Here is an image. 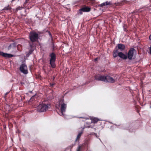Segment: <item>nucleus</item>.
Wrapping results in <instances>:
<instances>
[{
    "instance_id": "8",
    "label": "nucleus",
    "mask_w": 151,
    "mask_h": 151,
    "mask_svg": "<svg viewBox=\"0 0 151 151\" xmlns=\"http://www.w3.org/2000/svg\"><path fill=\"white\" fill-rule=\"evenodd\" d=\"M95 79L97 81H101L105 82L106 76L96 75L95 76Z\"/></svg>"
},
{
    "instance_id": "34",
    "label": "nucleus",
    "mask_w": 151,
    "mask_h": 151,
    "mask_svg": "<svg viewBox=\"0 0 151 151\" xmlns=\"http://www.w3.org/2000/svg\"><path fill=\"white\" fill-rule=\"evenodd\" d=\"M27 0H26L25 2L24 3V4H26V3L27 2Z\"/></svg>"
},
{
    "instance_id": "23",
    "label": "nucleus",
    "mask_w": 151,
    "mask_h": 151,
    "mask_svg": "<svg viewBox=\"0 0 151 151\" xmlns=\"http://www.w3.org/2000/svg\"><path fill=\"white\" fill-rule=\"evenodd\" d=\"M82 147L81 145H78L76 151H80Z\"/></svg>"
},
{
    "instance_id": "2",
    "label": "nucleus",
    "mask_w": 151,
    "mask_h": 151,
    "mask_svg": "<svg viewBox=\"0 0 151 151\" xmlns=\"http://www.w3.org/2000/svg\"><path fill=\"white\" fill-rule=\"evenodd\" d=\"M50 105L49 104H42L38 105L37 107V111L38 112H43L46 111L49 108Z\"/></svg>"
},
{
    "instance_id": "12",
    "label": "nucleus",
    "mask_w": 151,
    "mask_h": 151,
    "mask_svg": "<svg viewBox=\"0 0 151 151\" xmlns=\"http://www.w3.org/2000/svg\"><path fill=\"white\" fill-rule=\"evenodd\" d=\"M84 129V128L83 127L81 131H79L78 132V135H77V137L75 140V142H76L77 141H79L80 138L81 137V136L83 134V133Z\"/></svg>"
},
{
    "instance_id": "37",
    "label": "nucleus",
    "mask_w": 151,
    "mask_h": 151,
    "mask_svg": "<svg viewBox=\"0 0 151 151\" xmlns=\"http://www.w3.org/2000/svg\"><path fill=\"white\" fill-rule=\"evenodd\" d=\"M99 140L101 141V140L100 139V138H99Z\"/></svg>"
},
{
    "instance_id": "9",
    "label": "nucleus",
    "mask_w": 151,
    "mask_h": 151,
    "mask_svg": "<svg viewBox=\"0 0 151 151\" xmlns=\"http://www.w3.org/2000/svg\"><path fill=\"white\" fill-rule=\"evenodd\" d=\"M91 10L90 8L88 7H84L80 9L79 11V13L81 14L83 13V12H88Z\"/></svg>"
},
{
    "instance_id": "22",
    "label": "nucleus",
    "mask_w": 151,
    "mask_h": 151,
    "mask_svg": "<svg viewBox=\"0 0 151 151\" xmlns=\"http://www.w3.org/2000/svg\"><path fill=\"white\" fill-rule=\"evenodd\" d=\"M11 7L9 6L5 7L4 9H3V10H10L11 9Z\"/></svg>"
},
{
    "instance_id": "32",
    "label": "nucleus",
    "mask_w": 151,
    "mask_h": 151,
    "mask_svg": "<svg viewBox=\"0 0 151 151\" xmlns=\"http://www.w3.org/2000/svg\"><path fill=\"white\" fill-rule=\"evenodd\" d=\"M20 84L22 85L23 84H24V82H21L20 83Z\"/></svg>"
},
{
    "instance_id": "6",
    "label": "nucleus",
    "mask_w": 151,
    "mask_h": 151,
    "mask_svg": "<svg viewBox=\"0 0 151 151\" xmlns=\"http://www.w3.org/2000/svg\"><path fill=\"white\" fill-rule=\"evenodd\" d=\"M93 123L92 122H91V121L89 120V121H87L86 122V123L84 125L85 127H84V128H92V131L95 132L96 131V129L95 128H93Z\"/></svg>"
},
{
    "instance_id": "19",
    "label": "nucleus",
    "mask_w": 151,
    "mask_h": 151,
    "mask_svg": "<svg viewBox=\"0 0 151 151\" xmlns=\"http://www.w3.org/2000/svg\"><path fill=\"white\" fill-rule=\"evenodd\" d=\"M122 128L125 129H129L130 127V126L129 124H126L123 125L122 126Z\"/></svg>"
},
{
    "instance_id": "36",
    "label": "nucleus",
    "mask_w": 151,
    "mask_h": 151,
    "mask_svg": "<svg viewBox=\"0 0 151 151\" xmlns=\"http://www.w3.org/2000/svg\"><path fill=\"white\" fill-rule=\"evenodd\" d=\"M15 0H12V2H13Z\"/></svg>"
},
{
    "instance_id": "10",
    "label": "nucleus",
    "mask_w": 151,
    "mask_h": 151,
    "mask_svg": "<svg viewBox=\"0 0 151 151\" xmlns=\"http://www.w3.org/2000/svg\"><path fill=\"white\" fill-rule=\"evenodd\" d=\"M105 82L113 83L115 82V80L111 77L107 76H106Z\"/></svg>"
},
{
    "instance_id": "21",
    "label": "nucleus",
    "mask_w": 151,
    "mask_h": 151,
    "mask_svg": "<svg viewBox=\"0 0 151 151\" xmlns=\"http://www.w3.org/2000/svg\"><path fill=\"white\" fill-rule=\"evenodd\" d=\"M89 134L90 135H93L95 136V137L97 138H98L99 137V135H98L97 134L94 132H91Z\"/></svg>"
},
{
    "instance_id": "7",
    "label": "nucleus",
    "mask_w": 151,
    "mask_h": 151,
    "mask_svg": "<svg viewBox=\"0 0 151 151\" xmlns=\"http://www.w3.org/2000/svg\"><path fill=\"white\" fill-rule=\"evenodd\" d=\"M136 52V50L134 48H130L129 51L127 54V58L129 60H132L133 56L134 53Z\"/></svg>"
},
{
    "instance_id": "28",
    "label": "nucleus",
    "mask_w": 151,
    "mask_h": 151,
    "mask_svg": "<svg viewBox=\"0 0 151 151\" xmlns=\"http://www.w3.org/2000/svg\"><path fill=\"white\" fill-rule=\"evenodd\" d=\"M55 84V83H50V86L51 87H52Z\"/></svg>"
},
{
    "instance_id": "18",
    "label": "nucleus",
    "mask_w": 151,
    "mask_h": 151,
    "mask_svg": "<svg viewBox=\"0 0 151 151\" xmlns=\"http://www.w3.org/2000/svg\"><path fill=\"white\" fill-rule=\"evenodd\" d=\"M112 4L111 2H110V1L108 2V1H106L105 2H104V3L100 4V6L102 7L103 6H105L108 5H111Z\"/></svg>"
},
{
    "instance_id": "25",
    "label": "nucleus",
    "mask_w": 151,
    "mask_h": 151,
    "mask_svg": "<svg viewBox=\"0 0 151 151\" xmlns=\"http://www.w3.org/2000/svg\"><path fill=\"white\" fill-rule=\"evenodd\" d=\"M78 118H80L83 119V120H82V121H85L86 120L88 119V118L85 117H79Z\"/></svg>"
},
{
    "instance_id": "11",
    "label": "nucleus",
    "mask_w": 151,
    "mask_h": 151,
    "mask_svg": "<svg viewBox=\"0 0 151 151\" xmlns=\"http://www.w3.org/2000/svg\"><path fill=\"white\" fill-rule=\"evenodd\" d=\"M0 55L3 56L4 57L6 58H10L14 56L13 55L4 53L0 51Z\"/></svg>"
},
{
    "instance_id": "29",
    "label": "nucleus",
    "mask_w": 151,
    "mask_h": 151,
    "mask_svg": "<svg viewBox=\"0 0 151 151\" xmlns=\"http://www.w3.org/2000/svg\"><path fill=\"white\" fill-rule=\"evenodd\" d=\"M150 54L151 55V45L150 47Z\"/></svg>"
},
{
    "instance_id": "26",
    "label": "nucleus",
    "mask_w": 151,
    "mask_h": 151,
    "mask_svg": "<svg viewBox=\"0 0 151 151\" xmlns=\"http://www.w3.org/2000/svg\"><path fill=\"white\" fill-rule=\"evenodd\" d=\"M47 32H48V34H49V36H50V37L52 38V35L51 34V33H50V32L49 31H47Z\"/></svg>"
},
{
    "instance_id": "31",
    "label": "nucleus",
    "mask_w": 151,
    "mask_h": 151,
    "mask_svg": "<svg viewBox=\"0 0 151 151\" xmlns=\"http://www.w3.org/2000/svg\"><path fill=\"white\" fill-rule=\"evenodd\" d=\"M149 39L150 40H151V33L149 37Z\"/></svg>"
},
{
    "instance_id": "17",
    "label": "nucleus",
    "mask_w": 151,
    "mask_h": 151,
    "mask_svg": "<svg viewBox=\"0 0 151 151\" xmlns=\"http://www.w3.org/2000/svg\"><path fill=\"white\" fill-rule=\"evenodd\" d=\"M89 120L91 121V122H92L93 124V125H94V124L96 123L98 121H102V120L96 118L94 117L92 118L91 120L90 119Z\"/></svg>"
},
{
    "instance_id": "35",
    "label": "nucleus",
    "mask_w": 151,
    "mask_h": 151,
    "mask_svg": "<svg viewBox=\"0 0 151 151\" xmlns=\"http://www.w3.org/2000/svg\"><path fill=\"white\" fill-rule=\"evenodd\" d=\"M97 58H96V59H95V61H96L97 60Z\"/></svg>"
},
{
    "instance_id": "3",
    "label": "nucleus",
    "mask_w": 151,
    "mask_h": 151,
    "mask_svg": "<svg viewBox=\"0 0 151 151\" xmlns=\"http://www.w3.org/2000/svg\"><path fill=\"white\" fill-rule=\"evenodd\" d=\"M50 64L52 68H54L55 67V60L56 56L54 52H52L50 55Z\"/></svg>"
},
{
    "instance_id": "24",
    "label": "nucleus",
    "mask_w": 151,
    "mask_h": 151,
    "mask_svg": "<svg viewBox=\"0 0 151 151\" xmlns=\"http://www.w3.org/2000/svg\"><path fill=\"white\" fill-rule=\"evenodd\" d=\"M23 8L22 6H19L17 7L16 9V10L17 12L18 10H21Z\"/></svg>"
},
{
    "instance_id": "20",
    "label": "nucleus",
    "mask_w": 151,
    "mask_h": 151,
    "mask_svg": "<svg viewBox=\"0 0 151 151\" xmlns=\"http://www.w3.org/2000/svg\"><path fill=\"white\" fill-rule=\"evenodd\" d=\"M16 44L15 43L11 44L8 47V50H10L12 48H14L16 46Z\"/></svg>"
},
{
    "instance_id": "33",
    "label": "nucleus",
    "mask_w": 151,
    "mask_h": 151,
    "mask_svg": "<svg viewBox=\"0 0 151 151\" xmlns=\"http://www.w3.org/2000/svg\"><path fill=\"white\" fill-rule=\"evenodd\" d=\"M34 97V96H32L30 99V100L32 99Z\"/></svg>"
},
{
    "instance_id": "4",
    "label": "nucleus",
    "mask_w": 151,
    "mask_h": 151,
    "mask_svg": "<svg viewBox=\"0 0 151 151\" xmlns=\"http://www.w3.org/2000/svg\"><path fill=\"white\" fill-rule=\"evenodd\" d=\"M29 37L32 42L36 41L38 38V35L35 32H31L29 34Z\"/></svg>"
},
{
    "instance_id": "27",
    "label": "nucleus",
    "mask_w": 151,
    "mask_h": 151,
    "mask_svg": "<svg viewBox=\"0 0 151 151\" xmlns=\"http://www.w3.org/2000/svg\"><path fill=\"white\" fill-rule=\"evenodd\" d=\"M52 47L53 50H54V49H55V45L53 43H52Z\"/></svg>"
},
{
    "instance_id": "15",
    "label": "nucleus",
    "mask_w": 151,
    "mask_h": 151,
    "mask_svg": "<svg viewBox=\"0 0 151 151\" xmlns=\"http://www.w3.org/2000/svg\"><path fill=\"white\" fill-rule=\"evenodd\" d=\"M118 49H119L121 51L124 50L125 48V45L122 44H119L117 45Z\"/></svg>"
},
{
    "instance_id": "5",
    "label": "nucleus",
    "mask_w": 151,
    "mask_h": 151,
    "mask_svg": "<svg viewBox=\"0 0 151 151\" xmlns=\"http://www.w3.org/2000/svg\"><path fill=\"white\" fill-rule=\"evenodd\" d=\"M19 69L21 72L23 73L26 74L28 73L27 67L25 64L23 63L21 64Z\"/></svg>"
},
{
    "instance_id": "30",
    "label": "nucleus",
    "mask_w": 151,
    "mask_h": 151,
    "mask_svg": "<svg viewBox=\"0 0 151 151\" xmlns=\"http://www.w3.org/2000/svg\"><path fill=\"white\" fill-rule=\"evenodd\" d=\"M124 30L125 32H127V29L124 28Z\"/></svg>"
},
{
    "instance_id": "16",
    "label": "nucleus",
    "mask_w": 151,
    "mask_h": 151,
    "mask_svg": "<svg viewBox=\"0 0 151 151\" xmlns=\"http://www.w3.org/2000/svg\"><path fill=\"white\" fill-rule=\"evenodd\" d=\"M119 50L116 47L114 50L113 51V57L114 58H115L118 56V54L119 52Z\"/></svg>"
},
{
    "instance_id": "1",
    "label": "nucleus",
    "mask_w": 151,
    "mask_h": 151,
    "mask_svg": "<svg viewBox=\"0 0 151 151\" xmlns=\"http://www.w3.org/2000/svg\"><path fill=\"white\" fill-rule=\"evenodd\" d=\"M64 100L63 99L59 100L58 102V104L56 105V108L59 109L58 107H60V113L61 114V115L64 116V117L65 118L64 113L66 111L67 104L64 103Z\"/></svg>"
},
{
    "instance_id": "13",
    "label": "nucleus",
    "mask_w": 151,
    "mask_h": 151,
    "mask_svg": "<svg viewBox=\"0 0 151 151\" xmlns=\"http://www.w3.org/2000/svg\"><path fill=\"white\" fill-rule=\"evenodd\" d=\"M35 47L32 45H30L29 48V51L27 53V56H28L29 55L31 54L34 50Z\"/></svg>"
},
{
    "instance_id": "14",
    "label": "nucleus",
    "mask_w": 151,
    "mask_h": 151,
    "mask_svg": "<svg viewBox=\"0 0 151 151\" xmlns=\"http://www.w3.org/2000/svg\"><path fill=\"white\" fill-rule=\"evenodd\" d=\"M118 56L121 58L126 60L127 58V56L123 54L122 52H120L118 53Z\"/></svg>"
}]
</instances>
